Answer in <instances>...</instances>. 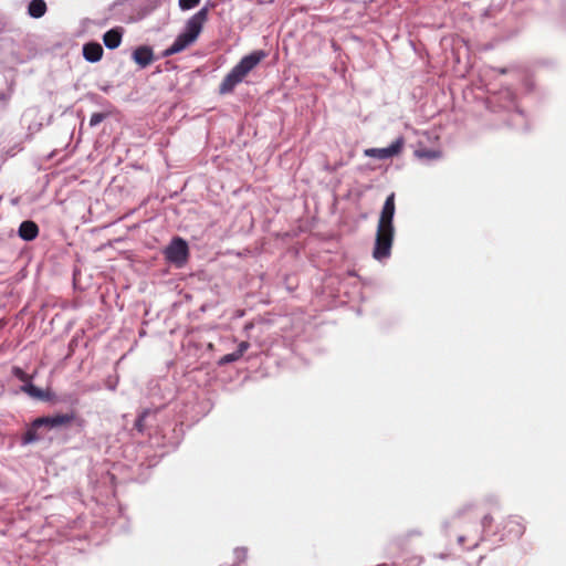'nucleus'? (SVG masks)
<instances>
[{
    "instance_id": "obj_1",
    "label": "nucleus",
    "mask_w": 566,
    "mask_h": 566,
    "mask_svg": "<svg viewBox=\"0 0 566 566\" xmlns=\"http://www.w3.org/2000/svg\"><path fill=\"white\" fill-rule=\"evenodd\" d=\"M396 211L395 193L391 192L385 200L380 216L377 223L375 245L373 256L381 261L391 254V247L394 243L395 228L394 216Z\"/></svg>"
},
{
    "instance_id": "obj_2",
    "label": "nucleus",
    "mask_w": 566,
    "mask_h": 566,
    "mask_svg": "<svg viewBox=\"0 0 566 566\" xmlns=\"http://www.w3.org/2000/svg\"><path fill=\"white\" fill-rule=\"evenodd\" d=\"M209 10L207 7L201 8L186 23V29L180 33L174 43L163 52L164 57L180 53L191 44H193L200 35L203 24L208 20Z\"/></svg>"
},
{
    "instance_id": "obj_3",
    "label": "nucleus",
    "mask_w": 566,
    "mask_h": 566,
    "mask_svg": "<svg viewBox=\"0 0 566 566\" xmlns=\"http://www.w3.org/2000/svg\"><path fill=\"white\" fill-rule=\"evenodd\" d=\"M266 56L268 53L263 50L253 51L249 55L243 56L241 61L224 76L219 85V93L221 95L232 93L235 86L240 84Z\"/></svg>"
},
{
    "instance_id": "obj_4",
    "label": "nucleus",
    "mask_w": 566,
    "mask_h": 566,
    "mask_svg": "<svg viewBox=\"0 0 566 566\" xmlns=\"http://www.w3.org/2000/svg\"><path fill=\"white\" fill-rule=\"evenodd\" d=\"M164 255L168 262L182 268L189 258L188 243L182 238L176 237L164 250Z\"/></svg>"
},
{
    "instance_id": "obj_5",
    "label": "nucleus",
    "mask_w": 566,
    "mask_h": 566,
    "mask_svg": "<svg viewBox=\"0 0 566 566\" xmlns=\"http://www.w3.org/2000/svg\"><path fill=\"white\" fill-rule=\"evenodd\" d=\"M392 545L395 549V563H400L403 566H420L422 564L423 558L421 556L408 554L406 549L407 539L405 536L398 537Z\"/></svg>"
},
{
    "instance_id": "obj_6",
    "label": "nucleus",
    "mask_w": 566,
    "mask_h": 566,
    "mask_svg": "<svg viewBox=\"0 0 566 566\" xmlns=\"http://www.w3.org/2000/svg\"><path fill=\"white\" fill-rule=\"evenodd\" d=\"M403 146V139L398 138L390 146L385 148H369L365 150V155L377 159H387L400 154Z\"/></svg>"
},
{
    "instance_id": "obj_7",
    "label": "nucleus",
    "mask_w": 566,
    "mask_h": 566,
    "mask_svg": "<svg viewBox=\"0 0 566 566\" xmlns=\"http://www.w3.org/2000/svg\"><path fill=\"white\" fill-rule=\"evenodd\" d=\"M75 419L74 413L55 415L52 417H41L36 419V426H43L52 429L70 424Z\"/></svg>"
},
{
    "instance_id": "obj_8",
    "label": "nucleus",
    "mask_w": 566,
    "mask_h": 566,
    "mask_svg": "<svg viewBox=\"0 0 566 566\" xmlns=\"http://www.w3.org/2000/svg\"><path fill=\"white\" fill-rule=\"evenodd\" d=\"M124 34V29L122 27H116L103 35V42L107 49L114 50L117 49L122 43V38Z\"/></svg>"
},
{
    "instance_id": "obj_9",
    "label": "nucleus",
    "mask_w": 566,
    "mask_h": 566,
    "mask_svg": "<svg viewBox=\"0 0 566 566\" xmlns=\"http://www.w3.org/2000/svg\"><path fill=\"white\" fill-rule=\"evenodd\" d=\"M133 60L140 66L146 67L154 61V52L151 48L143 45L138 46L133 53Z\"/></svg>"
},
{
    "instance_id": "obj_10",
    "label": "nucleus",
    "mask_w": 566,
    "mask_h": 566,
    "mask_svg": "<svg viewBox=\"0 0 566 566\" xmlns=\"http://www.w3.org/2000/svg\"><path fill=\"white\" fill-rule=\"evenodd\" d=\"M83 56L88 62H98L103 56V48L97 42H90L83 46Z\"/></svg>"
},
{
    "instance_id": "obj_11",
    "label": "nucleus",
    "mask_w": 566,
    "mask_h": 566,
    "mask_svg": "<svg viewBox=\"0 0 566 566\" xmlns=\"http://www.w3.org/2000/svg\"><path fill=\"white\" fill-rule=\"evenodd\" d=\"M19 235L25 241L34 240L39 234V227L34 221H23L19 227Z\"/></svg>"
},
{
    "instance_id": "obj_12",
    "label": "nucleus",
    "mask_w": 566,
    "mask_h": 566,
    "mask_svg": "<svg viewBox=\"0 0 566 566\" xmlns=\"http://www.w3.org/2000/svg\"><path fill=\"white\" fill-rule=\"evenodd\" d=\"M46 12L44 0H31L28 6V13L35 19L42 18Z\"/></svg>"
},
{
    "instance_id": "obj_13",
    "label": "nucleus",
    "mask_w": 566,
    "mask_h": 566,
    "mask_svg": "<svg viewBox=\"0 0 566 566\" xmlns=\"http://www.w3.org/2000/svg\"><path fill=\"white\" fill-rule=\"evenodd\" d=\"M43 426H36V419L32 422V426L25 431L22 440L23 443H31L34 441H38L42 438V436L39 433V429H41Z\"/></svg>"
},
{
    "instance_id": "obj_14",
    "label": "nucleus",
    "mask_w": 566,
    "mask_h": 566,
    "mask_svg": "<svg viewBox=\"0 0 566 566\" xmlns=\"http://www.w3.org/2000/svg\"><path fill=\"white\" fill-rule=\"evenodd\" d=\"M21 390L25 394H28L30 397L43 400L45 398V395L42 389L38 388L31 382L24 384L21 387Z\"/></svg>"
},
{
    "instance_id": "obj_15",
    "label": "nucleus",
    "mask_w": 566,
    "mask_h": 566,
    "mask_svg": "<svg viewBox=\"0 0 566 566\" xmlns=\"http://www.w3.org/2000/svg\"><path fill=\"white\" fill-rule=\"evenodd\" d=\"M507 525H511V532H514L516 536H521L524 533V526L517 521L516 517H510Z\"/></svg>"
},
{
    "instance_id": "obj_16",
    "label": "nucleus",
    "mask_w": 566,
    "mask_h": 566,
    "mask_svg": "<svg viewBox=\"0 0 566 566\" xmlns=\"http://www.w3.org/2000/svg\"><path fill=\"white\" fill-rule=\"evenodd\" d=\"M235 557V564L239 565L244 563L248 558V548L245 547H237L233 552Z\"/></svg>"
},
{
    "instance_id": "obj_17",
    "label": "nucleus",
    "mask_w": 566,
    "mask_h": 566,
    "mask_svg": "<svg viewBox=\"0 0 566 566\" xmlns=\"http://www.w3.org/2000/svg\"><path fill=\"white\" fill-rule=\"evenodd\" d=\"M240 358H241V356L237 352H233V353H230V354H227V355L222 356L220 358V360H219V364L220 365H227V364L237 361Z\"/></svg>"
},
{
    "instance_id": "obj_18",
    "label": "nucleus",
    "mask_w": 566,
    "mask_h": 566,
    "mask_svg": "<svg viewBox=\"0 0 566 566\" xmlns=\"http://www.w3.org/2000/svg\"><path fill=\"white\" fill-rule=\"evenodd\" d=\"M12 373L19 380L23 381L24 384L30 382L31 377L20 367H13Z\"/></svg>"
},
{
    "instance_id": "obj_19",
    "label": "nucleus",
    "mask_w": 566,
    "mask_h": 566,
    "mask_svg": "<svg viewBox=\"0 0 566 566\" xmlns=\"http://www.w3.org/2000/svg\"><path fill=\"white\" fill-rule=\"evenodd\" d=\"M200 0H179V7L181 10H190L196 7Z\"/></svg>"
},
{
    "instance_id": "obj_20",
    "label": "nucleus",
    "mask_w": 566,
    "mask_h": 566,
    "mask_svg": "<svg viewBox=\"0 0 566 566\" xmlns=\"http://www.w3.org/2000/svg\"><path fill=\"white\" fill-rule=\"evenodd\" d=\"M106 115L103 113H94L91 116L90 125L92 127L97 126L99 123H102L105 119Z\"/></svg>"
},
{
    "instance_id": "obj_21",
    "label": "nucleus",
    "mask_w": 566,
    "mask_h": 566,
    "mask_svg": "<svg viewBox=\"0 0 566 566\" xmlns=\"http://www.w3.org/2000/svg\"><path fill=\"white\" fill-rule=\"evenodd\" d=\"M419 157H426L429 159H436L440 157V153L436 150H420L417 153Z\"/></svg>"
},
{
    "instance_id": "obj_22",
    "label": "nucleus",
    "mask_w": 566,
    "mask_h": 566,
    "mask_svg": "<svg viewBox=\"0 0 566 566\" xmlns=\"http://www.w3.org/2000/svg\"><path fill=\"white\" fill-rule=\"evenodd\" d=\"M145 418H146V412L140 415L137 420L135 421V428L139 431V432H143L144 430V422H145Z\"/></svg>"
},
{
    "instance_id": "obj_23",
    "label": "nucleus",
    "mask_w": 566,
    "mask_h": 566,
    "mask_svg": "<svg viewBox=\"0 0 566 566\" xmlns=\"http://www.w3.org/2000/svg\"><path fill=\"white\" fill-rule=\"evenodd\" d=\"M250 344L245 340L241 342L237 348V353L242 357L244 353L249 349Z\"/></svg>"
},
{
    "instance_id": "obj_24",
    "label": "nucleus",
    "mask_w": 566,
    "mask_h": 566,
    "mask_svg": "<svg viewBox=\"0 0 566 566\" xmlns=\"http://www.w3.org/2000/svg\"><path fill=\"white\" fill-rule=\"evenodd\" d=\"M481 523H482V526L484 530L490 528L493 523L492 515H490V514L484 515Z\"/></svg>"
},
{
    "instance_id": "obj_25",
    "label": "nucleus",
    "mask_w": 566,
    "mask_h": 566,
    "mask_svg": "<svg viewBox=\"0 0 566 566\" xmlns=\"http://www.w3.org/2000/svg\"><path fill=\"white\" fill-rule=\"evenodd\" d=\"M9 98L10 96L7 93L0 92V103L7 104Z\"/></svg>"
},
{
    "instance_id": "obj_26",
    "label": "nucleus",
    "mask_w": 566,
    "mask_h": 566,
    "mask_svg": "<svg viewBox=\"0 0 566 566\" xmlns=\"http://www.w3.org/2000/svg\"><path fill=\"white\" fill-rule=\"evenodd\" d=\"M377 566H397L396 563H394L392 565H389V564H379Z\"/></svg>"
},
{
    "instance_id": "obj_27",
    "label": "nucleus",
    "mask_w": 566,
    "mask_h": 566,
    "mask_svg": "<svg viewBox=\"0 0 566 566\" xmlns=\"http://www.w3.org/2000/svg\"><path fill=\"white\" fill-rule=\"evenodd\" d=\"M464 538L462 536L459 537V543H463Z\"/></svg>"
}]
</instances>
